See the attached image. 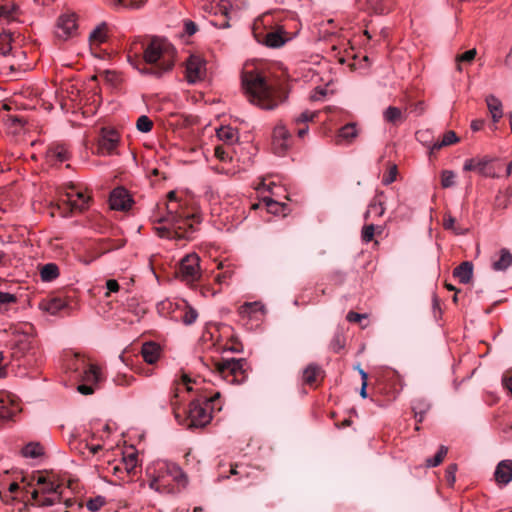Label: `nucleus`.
<instances>
[{"mask_svg":"<svg viewBox=\"0 0 512 512\" xmlns=\"http://www.w3.org/2000/svg\"><path fill=\"white\" fill-rule=\"evenodd\" d=\"M133 376H127L126 374H118L115 379H114V382L117 384V385H130L132 380H133Z\"/></svg>","mask_w":512,"mask_h":512,"instance_id":"bf43d9fd","label":"nucleus"},{"mask_svg":"<svg viewBox=\"0 0 512 512\" xmlns=\"http://www.w3.org/2000/svg\"><path fill=\"white\" fill-rule=\"evenodd\" d=\"M383 117L385 121L388 123H391L395 126L400 125L403 123L406 119L402 111L394 106H389L383 113Z\"/></svg>","mask_w":512,"mask_h":512,"instance_id":"7c9ffc66","label":"nucleus"},{"mask_svg":"<svg viewBox=\"0 0 512 512\" xmlns=\"http://www.w3.org/2000/svg\"><path fill=\"white\" fill-rule=\"evenodd\" d=\"M488 110L491 114L494 123H497L502 117V103L493 95H489L486 98Z\"/></svg>","mask_w":512,"mask_h":512,"instance_id":"c756f323","label":"nucleus"},{"mask_svg":"<svg viewBox=\"0 0 512 512\" xmlns=\"http://www.w3.org/2000/svg\"><path fill=\"white\" fill-rule=\"evenodd\" d=\"M360 9L373 14H385L390 11L393 0H358Z\"/></svg>","mask_w":512,"mask_h":512,"instance_id":"6ab92c4d","label":"nucleus"},{"mask_svg":"<svg viewBox=\"0 0 512 512\" xmlns=\"http://www.w3.org/2000/svg\"><path fill=\"white\" fill-rule=\"evenodd\" d=\"M167 198L175 204L166 205L167 215L155 221L161 224L154 228L155 232L161 238L190 240L196 230L195 225L200 223V216L177 204L175 191H170Z\"/></svg>","mask_w":512,"mask_h":512,"instance_id":"f03ea898","label":"nucleus"},{"mask_svg":"<svg viewBox=\"0 0 512 512\" xmlns=\"http://www.w3.org/2000/svg\"><path fill=\"white\" fill-rule=\"evenodd\" d=\"M291 135L283 125H277L273 130V151L277 155H283L290 146Z\"/></svg>","mask_w":512,"mask_h":512,"instance_id":"f3484780","label":"nucleus"},{"mask_svg":"<svg viewBox=\"0 0 512 512\" xmlns=\"http://www.w3.org/2000/svg\"><path fill=\"white\" fill-rule=\"evenodd\" d=\"M12 34L3 32L0 34V55L6 56L11 51Z\"/></svg>","mask_w":512,"mask_h":512,"instance_id":"c03bdc74","label":"nucleus"},{"mask_svg":"<svg viewBox=\"0 0 512 512\" xmlns=\"http://www.w3.org/2000/svg\"><path fill=\"white\" fill-rule=\"evenodd\" d=\"M16 301L17 298L15 295L6 292H0V307L9 303H15Z\"/></svg>","mask_w":512,"mask_h":512,"instance_id":"13d9d810","label":"nucleus"},{"mask_svg":"<svg viewBox=\"0 0 512 512\" xmlns=\"http://www.w3.org/2000/svg\"><path fill=\"white\" fill-rule=\"evenodd\" d=\"M184 27H185V32L189 36L193 35L197 31V25L193 21H190V20H186L184 22Z\"/></svg>","mask_w":512,"mask_h":512,"instance_id":"69168bd1","label":"nucleus"},{"mask_svg":"<svg viewBox=\"0 0 512 512\" xmlns=\"http://www.w3.org/2000/svg\"><path fill=\"white\" fill-rule=\"evenodd\" d=\"M78 35L77 16L72 12L61 14L56 23L55 37L66 41Z\"/></svg>","mask_w":512,"mask_h":512,"instance_id":"f8f14e48","label":"nucleus"},{"mask_svg":"<svg viewBox=\"0 0 512 512\" xmlns=\"http://www.w3.org/2000/svg\"><path fill=\"white\" fill-rule=\"evenodd\" d=\"M346 343V338L342 330H337L331 340L330 348L335 352H340Z\"/></svg>","mask_w":512,"mask_h":512,"instance_id":"a19ab883","label":"nucleus"},{"mask_svg":"<svg viewBox=\"0 0 512 512\" xmlns=\"http://www.w3.org/2000/svg\"><path fill=\"white\" fill-rule=\"evenodd\" d=\"M459 141V138L457 137L456 133L454 131H447L444 135L441 141L437 140L432 148L431 152L440 150L441 148L445 146L452 145L454 143H457Z\"/></svg>","mask_w":512,"mask_h":512,"instance_id":"f704fd0d","label":"nucleus"},{"mask_svg":"<svg viewBox=\"0 0 512 512\" xmlns=\"http://www.w3.org/2000/svg\"><path fill=\"white\" fill-rule=\"evenodd\" d=\"M246 468L244 466H239L238 464L231 465L230 474L231 475H241L248 476V473L245 471Z\"/></svg>","mask_w":512,"mask_h":512,"instance_id":"0e129e2a","label":"nucleus"},{"mask_svg":"<svg viewBox=\"0 0 512 512\" xmlns=\"http://www.w3.org/2000/svg\"><path fill=\"white\" fill-rule=\"evenodd\" d=\"M143 58L135 53V61L128 54V60L143 74L161 77L172 70L175 62V48L167 41L154 38L146 46L142 45Z\"/></svg>","mask_w":512,"mask_h":512,"instance_id":"7ed1b4c3","label":"nucleus"},{"mask_svg":"<svg viewBox=\"0 0 512 512\" xmlns=\"http://www.w3.org/2000/svg\"><path fill=\"white\" fill-rule=\"evenodd\" d=\"M241 343L238 342L236 339L231 338L230 344H226L223 347L224 351H231V352H240L241 351Z\"/></svg>","mask_w":512,"mask_h":512,"instance_id":"052dcab7","label":"nucleus"},{"mask_svg":"<svg viewBox=\"0 0 512 512\" xmlns=\"http://www.w3.org/2000/svg\"><path fill=\"white\" fill-rule=\"evenodd\" d=\"M206 62L199 55H190L186 61V78L189 83H196L204 79Z\"/></svg>","mask_w":512,"mask_h":512,"instance_id":"4468645a","label":"nucleus"},{"mask_svg":"<svg viewBox=\"0 0 512 512\" xmlns=\"http://www.w3.org/2000/svg\"><path fill=\"white\" fill-rule=\"evenodd\" d=\"M89 363H87L86 359L78 353H75L68 364L69 369L75 372H81Z\"/></svg>","mask_w":512,"mask_h":512,"instance_id":"a18cd8bd","label":"nucleus"},{"mask_svg":"<svg viewBox=\"0 0 512 512\" xmlns=\"http://www.w3.org/2000/svg\"><path fill=\"white\" fill-rule=\"evenodd\" d=\"M512 264V254L507 249H501L500 258L493 262L495 271H504Z\"/></svg>","mask_w":512,"mask_h":512,"instance_id":"473e14b6","label":"nucleus"},{"mask_svg":"<svg viewBox=\"0 0 512 512\" xmlns=\"http://www.w3.org/2000/svg\"><path fill=\"white\" fill-rule=\"evenodd\" d=\"M264 201L266 203V206H267L269 212L277 213V207L279 205L278 202H276L272 199H267V198H265Z\"/></svg>","mask_w":512,"mask_h":512,"instance_id":"774afa93","label":"nucleus"},{"mask_svg":"<svg viewBox=\"0 0 512 512\" xmlns=\"http://www.w3.org/2000/svg\"><path fill=\"white\" fill-rule=\"evenodd\" d=\"M494 477L499 485H507L512 481V460H503L498 463Z\"/></svg>","mask_w":512,"mask_h":512,"instance_id":"412c9836","label":"nucleus"},{"mask_svg":"<svg viewBox=\"0 0 512 512\" xmlns=\"http://www.w3.org/2000/svg\"><path fill=\"white\" fill-rule=\"evenodd\" d=\"M429 409L430 404L423 398L415 399L412 403V410L415 418L418 417V414H426Z\"/></svg>","mask_w":512,"mask_h":512,"instance_id":"49530a36","label":"nucleus"},{"mask_svg":"<svg viewBox=\"0 0 512 512\" xmlns=\"http://www.w3.org/2000/svg\"><path fill=\"white\" fill-rule=\"evenodd\" d=\"M112 4L117 8L141 9L148 0H111Z\"/></svg>","mask_w":512,"mask_h":512,"instance_id":"ea45409f","label":"nucleus"},{"mask_svg":"<svg viewBox=\"0 0 512 512\" xmlns=\"http://www.w3.org/2000/svg\"><path fill=\"white\" fill-rule=\"evenodd\" d=\"M457 471V465L456 464H450L446 471H445V478L449 486H453L456 481V474Z\"/></svg>","mask_w":512,"mask_h":512,"instance_id":"6e6d98bb","label":"nucleus"},{"mask_svg":"<svg viewBox=\"0 0 512 512\" xmlns=\"http://www.w3.org/2000/svg\"><path fill=\"white\" fill-rule=\"evenodd\" d=\"M214 151L215 156L221 161H226L229 157V153L224 146H216Z\"/></svg>","mask_w":512,"mask_h":512,"instance_id":"e2e57ef3","label":"nucleus"},{"mask_svg":"<svg viewBox=\"0 0 512 512\" xmlns=\"http://www.w3.org/2000/svg\"><path fill=\"white\" fill-rule=\"evenodd\" d=\"M477 55L475 48L470 49L462 54H458L455 58L457 71H462V64H471Z\"/></svg>","mask_w":512,"mask_h":512,"instance_id":"58836bf2","label":"nucleus"},{"mask_svg":"<svg viewBox=\"0 0 512 512\" xmlns=\"http://www.w3.org/2000/svg\"><path fill=\"white\" fill-rule=\"evenodd\" d=\"M174 385L175 387L173 388V392H172V395H171V398H170V405L174 411V414L176 417H178V413H177V406H178V401H177V398H178V395H179V383L177 381L174 382Z\"/></svg>","mask_w":512,"mask_h":512,"instance_id":"4d7b16f0","label":"nucleus"},{"mask_svg":"<svg viewBox=\"0 0 512 512\" xmlns=\"http://www.w3.org/2000/svg\"><path fill=\"white\" fill-rule=\"evenodd\" d=\"M105 504V499L102 496H97L95 498H91L87 501L86 507L91 512L99 511L102 506Z\"/></svg>","mask_w":512,"mask_h":512,"instance_id":"603ef678","label":"nucleus"},{"mask_svg":"<svg viewBox=\"0 0 512 512\" xmlns=\"http://www.w3.org/2000/svg\"><path fill=\"white\" fill-rule=\"evenodd\" d=\"M376 227L373 224L365 225L362 228L361 237L364 242H370L375 234Z\"/></svg>","mask_w":512,"mask_h":512,"instance_id":"5fc2aeb1","label":"nucleus"},{"mask_svg":"<svg viewBox=\"0 0 512 512\" xmlns=\"http://www.w3.org/2000/svg\"><path fill=\"white\" fill-rule=\"evenodd\" d=\"M319 111H304L298 117L295 118V124L298 126L297 134L300 138H303L308 132L307 122L313 121L315 117L319 115Z\"/></svg>","mask_w":512,"mask_h":512,"instance_id":"b1692460","label":"nucleus"},{"mask_svg":"<svg viewBox=\"0 0 512 512\" xmlns=\"http://www.w3.org/2000/svg\"><path fill=\"white\" fill-rule=\"evenodd\" d=\"M455 183V173L450 170H444L441 173V186L443 188L452 187Z\"/></svg>","mask_w":512,"mask_h":512,"instance_id":"3c124183","label":"nucleus"},{"mask_svg":"<svg viewBox=\"0 0 512 512\" xmlns=\"http://www.w3.org/2000/svg\"><path fill=\"white\" fill-rule=\"evenodd\" d=\"M384 192L376 191V195L368 206L367 211L364 214L365 220H368L372 214H375L377 217H381L385 212L384 207Z\"/></svg>","mask_w":512,"mask_h":512,"instance_id":"5701e85b","label":"nucleus"},{"mask_svg":"<svg viewBox=\"0 0 512 512\" xmlns=\"http://www.w3.org/2000/svg\"><path fill=\"white\" fill-rule=\"evenodd\" d=\"M109 204L113 210H128L131 207L132 199L128 191L123 187L115 188L109 197Z\"/></svg>","mask_w":512,"mask_h":512,"instance_id":"a211bd4d","label":"nucleus"},{"mask_svg":"<svg viewBox=\"0 0 512 512\" xmlns=\"http://www.w3.org/2000/svg\"><path fill=\"white\" fill-rule=\"evenodd\" d=\"M108 26L105 23L98 25L89 36L93 44L104 43L107 39Z\"/></svg>","mask_w":512,"mask_h":512,"instance_id":"c9c22d12","label":"nucleus"},{"mask_svg":"<svg viewBox=\"0 0 512 512\" xmlns=\"http://www.w3.org/2000/svg\"><path fill=\"white\" fill-rule=\"evenodd\" d=\"M67 307V301L60 296H49L42 299L39 303V308L51 315H56Z\"/></svg>","mask_w":512,"mask_h":512,"instance_id":"aec40b11","label":"nucleus"},{"mask_svg":"<svg viewBox=\"0 0 512 512\" xmlns=\"http://www.w3.org/2000/svg\"><path fill=\"white\" fill-rule=\"evenodd\" d=\"M322 374V369L316 364L308 365L303 371V382L309 386H313L318 382Z\"/></svg>","mask_w":512,"mask_h":512,"instance_id":"c85d7f7f","label":"nucleus"},{"mask_svg":"<svg viewBox=\"0 0 512 512\" xmlns=\"http://www.w3.org/2000/svg\"><path fill=\"white\" fill-rule=\"evenodd\" d=\"M447 452H448V447L441 445L438 452L436 453V455L433 458L426 459V466L427 467L439 466L443 462L445 456L447 455Z\"/></svg>","mask_w":512,"mask_h":512,"instance_id":"79ce46f5","label":"nucleus"},{"mask_svg":"<svg viewBox=\"0 0 512 512\" xmlns=\"http://www.w3.org/2000/svg\"><path fill=\"white\" fill-rule=\"evenodd\" d=\"M248 363L244 358H231L216 361L214 370L225 381L231 384H241L248 377Z\"/></svg>","mask_w":512,"mask_h":512,"instance_id":"39448f33","label":"nucleus"},{"mask_svg":"<svg viewBox=\"0 0 512 512\" xmlns=\"http://www.w3.org/2000/svg\"><path fill=\"white\" fill-rule=\"evenodd\" d=\"M366 316L363 315V314H359V313H356V312H353V311H350L348 314H347V320L349 322H353V323H358L361 321V319L365 318Z\"/></svg>","mask_w":512,"mask_h":512,"instance_id":"338daca9","label":"nucleus"},{"mask_svg":"<svg viewBox=\"0 0 512 512\" xmlns=\"http://www.w3.org/2000/svg\"><path fill=\"white\" fill-rule=\"evenodd\" d=\"M443 226L447 230H453L456 234H464L466 230L456 226V219L451 215L444 217Z\"/></svg>","mask_w":512,"mask_h":512,"instance_id":"de8ad7c7","label":"nucleus"},{"mask_svg":"<svg viewBox=\"0 0 512 512\" xmlns=\"http://www.w3.org/2000/svg\"><path fill=\"white\" fill-rule=\"evenodd\" d=\"M357 136L355 124H347L343 126L336 137V143L342 144L343 141L351 142Z\"/></svg>","mask_w":512,"mask_h":512,"instance_id":"2f4dec72","label":"nucleus"},{"mask_svg":"<svg viewBox=\"0 0 512 512\" xmlns=\"http://www.w3.org/2000/svg\"><path fill=\"white\" fill-rule=\"evenodd\" d=\"M22 454L25 457L37 458L43 454V447L39 443H29L23 450Z\"/></svg>","mask_w":512,"mask_h":512,"instance_id":"37998d69","label":"nucleus"},{"mask_svg":"<svg viewBox=\"0 0 512 512\" xmlns=\"http://www.w3.org/2000/svg\"><path fill=\"white\" fill-rule=\"evenodd\" d=\"M160 346L154 342L144 343L141 349V354L144 361L148 364H154L160 355Z\"/></svg>","mask_w":512,"mask_h":512,"instance_id":"bb28decb","label":"nucleus"},{"mask_svg":"<svg viewBox=\"0 0 512 512\" xmlns=\"http://www.w3.org/2000/svg\"><path fill=\"white\" fill-rule=\"evenodd\" d=\"M220 397V393H216L211 397H204L203 399H196L191 401L188 411V427H204L211 421V413L209 412L210 404Z\"/></svg>","mask_w":512,"mask_h":512,"instance_id":"0eeeda50","label":"nucleus"},{"mask_svg":"<svg viewBox=\"0 0 512 512\" xmlns=\"http://www.w3.org/2000/svg\"><path fill=\"white\" fill-rule=\"evenodd\" d=\"M47 157L55 163H63L69 159V152L65 145L54 144L47 150Z\"/></svg>","mask_w":512,"mask_h":512,"instance_id":"393cba45","label":"nucleus"},{"mask_svg":"<svg viewBox=\"0 0 512 512\" xmlns=\"http://www.w3.org/2000/svg\"><path fill=\"white\" fill-rule=\"evenodd\" d=\"M270 24V15H263L255 21L253 34L259 43H263L268 47L278 48L286 42L285 32L281 28L276 30L272 28L267 29V26Z\"/></svg>","mask_w":512,"mask_h":512,"instance_id":"423d86ee","label":"nucleus"},{"mask_svg":"<svg viewBox=\"0 0 512 512\" xmlns=\"http://www.w3.org/2000/svg\"><path fill=\"white\" fill-rule=\"evenodd\" d=\"M119 140V133L115 129L106 127L101 128L97 138L96 153L103 156L114 154Z\"/></svg>","mask_w":512,"mask_h":512,"instance_id":"ddd939ff","label":"nucleus"},{"mask_svg":"<svg viewBox=\"0 0 512 512\" xmlns=\"http://www.w3.org/2000/svg\"><path fill=\"white\" fill-rule=\"evenodd\" d=\"M35 488L26 506L47 508L63 501V479L53 471L37 472Z\"/></svg>","mask_w":512,"mask_h":512,"instance_id":"20e7f679","label":"nucleus"},{"mask_svg":"<svg viewBox=\"0 0 512 512\" xmlns=\"http://www.w3.org/2000/svg\"><path fill=\"white\" fill-rule=\"evenodd\" d=\"M493 161L494 158L490 156L467 159L464 163L463 169L465 171H476L487 177H494L495 174L491 167V163Z\"/></svg>","mask_w":512,"mask_h":512,"instance_id":"2eb2a0df","label":"nucleus"},{"mask_svg":"<svg viewBox=\"0 0 512 512\" xmlns=\"http://www.w3.org/2000/svg\"><path fill=\"white\" fill-rule=\"evenodd\" d=\"M19 411V406L14 397L7 392L0 391V425L12 419Z\"/></svg>","mask_w":512,"mask_h":512,"instance_id":"dca6fc26","label":"nucleus"},{"mask_svg":"<svg viewBox=\"0 0 512 512\" xmlns=\"http://www.w3.org/2000/svg\"><path fill=\"white\" fill-rule=\"evenodd\" d=\"M397 174H398L397 166L395 164H391L387 173H385L383 175L382 183L384 185L391 184L392 182H394L396 180Z\"/></svg>","mask_w":512,"mask_h":512,"instance_id":"864d4df0","label":"nucleus"},{"mask_svg":"<svg viewBox=\"0 0 512 512\" xmlns=\"http://www.w3.org/2000/svg\"><path fill=\"white\" fill-rule=\"evenodd\" d=\"M184 475L179 467L172 465H163L159 468L157 475L153 476L149 486L159 492L171 493L174 491L173 481L180 482Z\"/></svg>","mask_w":512,"mask_h":512,"instance_id":"6e6552de","label":"nucleus"},{"mask_svg":"<svg viewBox=\"0 0 512 512\" xmlns=\"http://www.w3.org/2000/svg\"><path fill=\"white\" fill-rule=\"evenodd\" d=\"M402 390L400 377L394 370H386L377 384V391L386 397L388 402L395 400Z\"/></svg>","mask_w":512,"mask_h":512,"instance_id":"9b49d317","label":"nucleus"},{"mask_svg":"<svg viewBox=\"0 0 512 512\" xmlns=\"http://www.w3.org/2000/svg\"><path fill=\"white\" fill-rule=\"evenodd\" d=\"M125 470V473L129 477L127 481H129L135 474L137 469V456L132 453L123 459V463L121 464Z\"/></svg>","mask_w":512,"mask_h":512,"instance_id":"4c0bfd02","label":"nucleus"},{"mask_svg":"<svg viewBox=\"0 0 512 512\" xmlns=\"http://www.w3.org/2000/svg\"><path fill=\"white\" fill-rule=\"evenodd\" d=\"M453 276L457 278L460 283H469L473 276V264L469 261L462 262L453 270Z\"/></svg>","mask_w":512,"mask_h":512,"instance_id":"a878e982","label":"nucleus"},{"mask_svg":"<svg viewBox=\"0 0 512 512\" xmlns=\"http://www.w3.org/2000/svg\"><path fill=\"white\" fill-rule=\"evenodd\" d=\"M217 136L221 141L227 144H232L238 139L237 131L232 127H221L217 130Z\"/></svg>","mask_w":512,"mask_h":512,"instance_id":"e433bc0d","label":"nucleus"},{"mask_svg":"<svg viewBox=\"0 0 512 512\" xmlns=\"http://www.w3.org/2000/svg\"><path fill=\"white\" fill-rule=\"evenodd\" d=\"M136 127L139 131L147 133L153 128V122L145 115L140 116L137 119Z\"/></svg>","mask_w":512,"mask_h":512,"instance_id":"09e8293b","label":"nucleus"},{"mask_svg":"<svg viewBox=\"0 0 512 512\" xmlns=\"http://www.w3.org/2000/svg\"><path fill=\"white\" fill-rule=\"evenodd\" d=\"M197 316H198V313L196 312V310L185 305L181 319L186 325H190V324L194 323L197 319Z\"/></svg>","mask_w":512,"mask_h":512,"instance_id":"8fccbe9b","label":"nucleus"},{"mask_svg":"<svg viewBox=\"0 0 512 512\" xmlns=\"http://www.w3.org/2000/svg\"><path fill=\"white\" fill-rule=\"evenodd\" d=\"M200 258L197 254H188L179 263L177 276L187 284H193L201 279L199 267Z\"/></svg>","mask_w":512,"mask_h":512,"instance_id":"9d476101","label":"nucleus"},{"mask_svg":"<svg viewBox=\"0 0 512 512\" xmlns=\"http://www.w3.org/2000/svg\"><path fill=\"white\" fill-rule=\"evenodd\" d=\"M94 387H93V384H90V383H82L80 385H78L77 387V391L83 395H91L94 393Z\"/></svg>","mask_w":512,"mask_h":512,"instance_id":"680f3d73","label":"nucleus"},{"mask_svg":"<svg viewBox=\"0 0 512 512\" xmlns=\"http://www.w3.org/2000/svg\"><path fill=\"white\" fill-rule=\"evenodd\" d=\"M242 88L248 101L264 110H273L287 98L283 84L270 73L253 69L242 73Z\"/></svg>","mask_w":512,"mask_h":512,"instance_id":"f257e3e1","label":"nucleus"},{"mask_svg":"<svg viewBox=\"0 0 512 512\" xmlns=\"http://www.w3.org/2000/svg\"><path fill=\"white\" fill-rule=\"evenodd\" d=\"M90 202L91 197L89 195H86L83 191L77 190L67 193V199L62 200L58 208L62 215L67 217L75 213H82L88 209Z\"/></svg>","mask_w":512,"mask_h":512,"instance_id":"1a4fd4ad","label":"nucleus"},{"mask_svg":"<svg viewBox=\"0 0 512 512\" xmlns=\"http://www.w3.org/2000/svg\"><path fill=\"white\" fill-rule=\"evenodd\" d=\"M79 378L85 383L97 384L101 381V373L98 366L94 364H88L79 373Z\"/></svg>","mask_w":512,"mask_h":512,"instance_id":"cd10ccee","label":"nucleus"},{"mask_svg":"<svg viewBox=\"0 0 512 512\" xmlns=\"http://www.w3.org/2000/svg\"><path fill=\"white\" fill-rule=\"evenodd\" d=\"M20 13L18 5L11 0H3L0 3V21L5 20L7 23L15 21Z\"/></svg>","mask_w":512,"mask_h":512,"instance_id":"4be33fe9","label":"nucleus"},{"mask_svg":"<svg viewBox=\"0 0 512 512\" xmlns=\"http://www.w3.org/2000/svg\"><path fill=\"white\" fill-rule=\"evenodd\" d=\"M41 279L51 282L59 276V268L55 263H47L40 268Z\"/></svg>","mask_w":512,"mask_h":512,"instance_id":"72a5a7b5","label":"nucleus"}]
</instances>
